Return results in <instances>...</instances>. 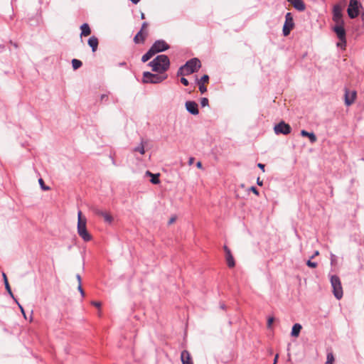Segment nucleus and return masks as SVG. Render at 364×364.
<instances>
[{
	"label": "nucleus",
	"instance_id": "obj_1",
	"mask_svg": "<svg viewBox=\"0 0 364 364\" xmlns=\"http://www.w3.org/2000/svg\"><path fill=\"white\" fill-rule=\"evenodd\" d=\"M153 72L163 74L169 69L170 60L166 55H159L148 63Z\"/></svg>",
	"mask_w": 364,
	"mask_h": 364
},
{
	"label": "nucleus",
	"instance_id": "obj_2",
	"mask_svg": "<svg viewBox=\"0 0 364 364\" xmlns=\"http://www.w3.org/2000/svg\"><path fill=\"white\" fill-rule=\"evenodd\" d=\"M81 211L78 212V221H77V233L83 239L84 241H90L92 237L87 232L86 228V219H82L81 217Z\"/></svg>",
	"mask_w": 364,
	"mask_h": 364
},
{
	"label": "nucleus",
	"instance_id": "obj_3",
	"mask_svg": "<svg viewBox=\"0 0 364 364\" xmlns=\"http://www.w3.org/2000/svg\"><path fill=\"white\" fill-rule=\"evenodd\" d=\"M167 78V75H161L160 74H154L151 72L146 71L143 73L142 82L144 83L158 84L163 82Z\"/></svg>",
	"mask_w": 364,
	"mask_h": 364
},
{
	"label": "nucleus",
	"instance_id": "obj_4",
	"mask_svg": "<svg viewBox=\"0 0 364 364\" xmlns=\"http://www.w3.org/2000/svg\"><path fill=\"white\" fill-rule=\"evenodd\" d=\"M331 283L335 297L338 299H341L343 296V289L339 277L336 275L332 276Z\"/></svg>",
	"mask_w": 364,
	"mask_h": 364
},
{
	"label": "nucleus",
	"instance_id": "obj_5",
	"mask_svg": "<svg viewBox=\"0 0 364 364\" xmlns=\"http://www.w3.org/2000/svg\"><path fill=\"white\" fill-rule=\"evenodd\" d=\"M201 63L200 61L196 58H192L189 60H188L185 65H183V67L185 68L186 70V75H190L191 73H193L195 72H197L198 70L200 68Z\"/></svg>",
	"mask_w": 364,
	"mask_h": 364
},
{
	"label": "nucleus",
	"instance_id": "obj_6",
	"mask_svg": "<svg viewBox=\"0 0 364 364\" xmlns=\"http://www.w3.org/2000/svg\"><path fill=\"white\" fill-rule=\"evenodd\" d=\"M362 7L361 4L358 0H350L348 14L350 18H355L359 15V9Z\"/></svg>",
	"mask_w": 364,
	"mask_h": 364
},
{
	"label": "nucleus",
	"instance_id": "obj_7",
	"mask_svg": "<svg viewBox=\"0 0 364 364\" xmlns=\"http://www.w3.org/2000/svg\"><path fill=\"white\" fill-rule=\"evenodd\" d=\"M168 48L169 46L164 40L156 41L150 48V49L152 50L154 55L158 53L165 51Z\"/></svg>",
	"mask_w": 364,
	"mask_h": 364
},
{
	"label": "nucleus",
	"instance_id": "obj_8",
	"mask_svg": "<svg viewBox=\"0 0 364 364\" xmlns=\"http://www.w3.org/2000/svg\"><path fill=\"white\" fill-rule=\"evenodd\" d=\"M274 131L277 135H287L291 132V128L288 124L285 123L284 121H282L274 127Z\"/></svg>",
	"mask_w": 364,
	"mask_h": 364
},
{
	"label": "nucleus",
	"instance_id": "obj_9",
	"mask_svg": "<svg viewBox=\"0 0 364 364\" xmlns=\"http://www.w3.org/2000/svg\"><path fill=\"white\" fill-rule=\"evenodd\" d=\"M294 20L291 13H287L285 16V22L283 26V35L287 36L294 27Z\"/></svg>",
	"mask_w": 364,
	"mask_h": 364
},
{
	"label": "nucleus",
	"instance_id": "obj_10",
	"mask_svg": "<svg viewBox=\"0 0 364 364\" xmlns=\"http://www.w3.org/2000/svg\"><path fill=\"white\" fill-rule=\"evenodd\" d=\"M333 20L336 24H344V21L343 20L342 8L338 4H336L333 6Z\"/></svg>",
	"mask_w": 364,
	"mask_h": 364
},
{
	"label": "nucleus",
	"instance_id": "obj_11",
	"mask_svg": "<svg viewBox=\"0 0 364 364\" xmlns=\"http://www.w3.org/2000/svg\"><path fill=\"white\" fill-rule=\"evenodd\" d=\"M344 24H336L333 28L334 32L336 33L337 37L341 41H343V43H345L346 38V31L343 26Z\"/></svg>",
	"mask_w": 364,
	"mask_h": 364
},
{
	"label": "nucleus",
	"instance_id": "obj_12",
	"mask_svg": "<svg viewBox=\"0 0 364 364\" xmlns=\"http://www.w3.org/2000/svg\"><path fill=\"white\" fill-rule=\"evenodd\" d=\"M356 95H357L356 91H355V90L350 91V90L346 89L345 104L347 106L351 105L354 102V101L356 98Z\"/></svg>",
	"mask_w": 364,
	"mask_h": 364
},
{
	"label": "nucleus",
	"instance_id": "obj_13",
	"mask_svg": "<svg viewBox=\"0 0 364 364\" xmlns=\"http://www.w3.org/2000/svg\"><path fill=\"white\" fill-rule=\"evenodd\" d=\"M209 81V76L208 75H203L200 79L196 80V83L199 87V90L201 94H204L207 91V88L205 86V83H208Z\"/></svg>",
	"mask_w": 364,
	"mask_h": 364
},
{
	"label": "nucleus",
	"instance_id": "obj_14",
	"mask_svg": "<svg viewBox=\"0 0 364 364\" xmlns=\"http://www.w3.org/2000/svg\"><path fill=\"white\" fill-rule=\"evenodd\" d=\"M186 110L193 115L198 114V106L195 101H186Z\"/></svg>",
	"mask_w": 364,
	"mask_h": 364
},
{
	"label": "nucleus",
	"instance_id": "obj_15",
	"mask_svg": "<svg viewBox=\"0 0 364 364\" xmlns=\"http://www.w3.org/2000/svg\"><path fill=\"white\" fill-rule=\"evenodd\" d=\"M223 248L225 252V259L227 261L228 266L230 268L234 267L235 265V260H234V258L231 253L230 250L226 245H225L223 247Z\"/></svg>",
	"mask_w": 364,
	"mask_h": 364
},
{
	"label": "nucleus",
	"instance_id": "obj_16",
	"mask_svg": "<svg viewBox=\"0 0 364 364\" xmlns=\"http://www.w3.org/2000/svg\"><path fill=\"white\" fill-rule=\"evenodd\" d=\"M181 360L182 364H193L191 353L187 350L181 353Z\"/></svg>",
	"mask_w": 364,
	"mask_h": 364
},
{
	"label": "nucleus",
	"instance_id": "obj_17",
	"mask_svg": "<svg viewBox=\"0 0 364 364\" xmlns=\"http://www.w3.org/2000/svg\"><path fill=\"white\" fill-rule=\"evenodd\" d=\"M147 36L146 32H143L142 31H139L136 36L134 37V42L136 44L144 43Z\"/></svg>",
	"mask_w": 364,
	"mask_h": 364
},
{
	"label": "nucleus",
	"instance_id": "obj_18",
	"mask_svg": "<svg viewBox=\"0 0 364 364\" xmlns=\"http://www.w3.org/2000/svg\"><path fill=\"white\" fill-rule=\"evenodd\" d=\"M95 213L97 215L103 217L105 221L107 223H111L113 220V218L111 215H109L108 213L105 212L102 210H99V209L96 210Z\"/></svg>",
	"mask_w": 364,
	"mask_h": 364
},
{
	"label": "nucleus",
	"instance_id": "obj_19",
	"mask_svg": "<svg viewBox=\"0 0 364 364\" xmlns=\"http://www.w3.org/2000/svg\"><path fill=\"white\" fill-rule=\"evenodd\" d=\"M88 45L92 48V52H95L98 46V39L97 37L92 36L88 39Z\"/></svg>",
	"mask_w": 364,
	"mask_h": 364
},
{
	"label": "nucleus",
	"instance_id": "obj_20",
	"mask_svg": "<svg viewBox=\"0 0 364 364\" xmlns=\"http://www.w3.org/2000/svg\"><path fill=\"white\" fill-rule=\"evenodd\" d=\"M80 29H81V33H80L81 36H87L91 33L90 28L89 25L86 23H83L80 26Z\"/></svg>",
	"mask_w": 364,
	"mask_h": 364
},
{
	"label": "nucleus",
	"instance_id": "obj_21",
	"mask_svg": "<svg viewBox=\"0 0 364 364\" xmlns=\"http://www.w3.org/2000/svg\"><path fill=\"white\" fill-rule=\"evenodd\" d=\"M301 134L304 136H308L311 143H314L316 141V136L313 132L309 133L305 130H302L301 132Z\"/></svg>",
	"mask_w": 364,
	"mask_h": 364
},
{
	"label": "nucleus",
	"instance_id": "obj_22",
	"mask_svg": "<svg viewBox=\"0 0 364 364\" xmlns=\"http://www.w3.org/2000/svg\"><path fill=\"white\" fill-rule=\"evenodd\" d=\"M146 173V175H149V176H151V178L150 181L153 184H159L160 183V180L159 178V173H157V174H152L149 171H147Z\"/></svg>",
	"mask_w": 364,
	"mask_h": 364
},
{
	"label": "nucleus",
	"instance_id": "obj_23",
	"mask_svg": "<svg viewBox=\"0 0 364 364\" xmlns=\"http://www.w3.org/2000/svg\"><path fill=\"white\" fill-rule=\"evenodd\" d=\"M154 55V53H153L152 50L150 48L148 50V51L142 55L141 57V61L143 63L147 62L149 60H150L153 56Z\"/></svg>",
	"mask_w": 364,
	"mask_h": 364
},
{
	"label": "nucleus",
	"instance_id": "obj_24",
	"mask_svg": "<svg viewBox=\"0 0 364 364\" xmlns=\"http://www.w3.org/2000/svg\"><path fill=\"white\" fill-rule=\"evenodd\" d=\"M82 63L80 60L73 59L72 60V66L74 70H77L82 66Z\"/></svg>",
	"mask_w": 364,
	"mask_h": 364
},
{
	"label": "nucleus",
	"instance_id": "obj_25",
	"mask_svg": "<svg viewBox=\"0 0 364 364\" xmlns=\"http://www.w3.org/2000/svg\"><path fill=\"white\" fill-rule=\"evenodd\" d=\"M4 285H5V289H6L7 292L9 293V294L14 299V294L12 293V291H11V287L9 284V282H8V279H6V282H4Z\"/></svg>",
	"mask_w": 364,
	"mask_h": 364
},
{
	"label": "nucleus",
	"instance_id": "obj_26",
	"mask_svg": "<svg viewBox=\"0 0 364 364\" xmlns=\"http://www.w3.org/2000/svg\"><path fill=\"white\" fill-rule=\"evenodd\" d=\"M334 362V356L333 353H328L327 354V360L326 364H333Z\"/></svg>",
	"mask_w": 364,
	"mask_h": 364
},
{
	"label": "nucleus",
	"instance_id": "obj_27",
	"mask_svg": "<svg viewBox=\"0 0 364 364\" xmlns=\"http://www.w3.org/2000/svg\"><path fill=\"white\" fill-rule=\"evenodd\" d=\"M305 4L302 0H297V11H304Z\"/></svg>",
	"mask_w": 364,
	"mask_h": 364
},
{
	"label": "nucleus",
	"instance_id": "obj_28",
	"mask_svg": "<svg viewBox=\"0 0 364 364\" xmlns=\"http://www.w3.org/2000/svg\"><path fill=\"white\" fill-rule=\"evenodd\" d=\"M134 151H138L141 154H144V152H145V150H144V145L142 144H141L140 146H138L136 147H135L134 149Z\"/></svg>",
	"mask_w": 364,
	"mask_h": 364
},
{
	"label": "nucleus",
	"instance_id": "obj_29",
	"mask_svg": "<svg viewBox=\"0 0 364 364\" xmlns=\"http://www.w3.org/2000/svg\"><path fill=\"white\" fill-rule=\"evenodd\" d=\"M38 183L41 186V188L43 190V191H48L50 189V187L47 186L45 185L44 183V181L42 178H39L38 179Z\"/></svg>",
	"mask_w": 364,
	"mask_h": 364
},
{
	"label": "nucleus",
	"instance_id": "obj_30",
	"mask_svg": "<svg viewBox=\"0 0 364 364\" xmlns=\"http://www.w3.org/2000/svg\"><path fill=\"white\" fill-rule=\"evenodd\" d=\"M208 99L206 98V97H203L201 100H200V105L202 107H206V106H208Z\"/></svg>",
	"mask_w": 364,
	"mask_h": 364
},
{
	"label": "nucleus",
	"instance_id": "obj_31",
	"mask_svg": "<svg viewBox=\"0 0 364 364\" xmlns=\"http://www.w3.org/2000/svg\"><path fill=\"white\" fill-rule=\"evenodd\" d=\"M186 75V70H185V68L183 65L181 68H179V69L178 70L177 75L179 76V75Z\"/></svg>",
	"mask_w": 364,
	"mask_h": 364
},
{
	"label": "nucleus",
	"instance_id": "obj_32",
	"mask_svg": "<svg viewBox=\"0 0 364 364\" xmlns=\"http://www.w3.org/2000/svg\"><path fill=\"white\" fill-rule=\"evenodd\" d=\"M274 321V317H269L267 320V328L269 329H271L272 328V323Z\"/></svg>",
	"mask_w": 364,
	"mask_h": 364
},
{
	"label": "nucleus",
	"instance_id": "obj_33",
	"mask_svg": "<svg viewBox=\"0 0 364 364\" xmlns=\"http://www.w3.org/2000/svg\"><path fill=\"white\" fill-rule=\"evenodd\" d=\"M108 99H109V97H108V95H107V94H102L100 96V100L102 102H107Z\"/></svg>",
	"mask_w": 364,
	"mask_h": 364
},
{
	"label": "nucleus",
	"instance_id": "obj_34",
	"mask_svg": "<svg viewBox=\"0 0 364 364\" xmlns=\"http://www.w3.org/2000/svg\"><path fill=\"white\" fill-rule=\"evenodd\" d=\"M15 300V301L17 303L20 310H21V312L22 313V314L23 315V316L26 318V314H25V311L23 308V306L17 301V300L14 298V299Z\"/></svg>",
	"mask_w": 364,
	"mask_h": 364
},
{
	"label": "nucleus",
	"instance_id": "obj_35",
	"mask_svg": "<svg viewBox=\"0 0 364 364\" xmlns=\"http://www.w3.org/2000/svg\"><path fill=\"white\" fill-rule=\"evenodd\" d=\"M306 264L309 267H312V268H315L317 266V264L316 262H313L311 260H308L307 262H306Z\"/></svg>",
	"mask_w": 364,
	"mask_h": 364
},
{
	"label": "nucleus",
	"instance_id": "obj_36",
	"mask_svg": "<svg viewBox=\"0 0 364 364\" xmlns=\"http://www.w3.org/2000/svg\"><path fill=\"white\" fill-rule=\"evenodd\" d=\"M181 82L185 86H188L189 85L188 80L185 77L181 78Z\"/></svg>",
	"mask_w": 364,
	"mask_h": 364
},
{
	"label": "nucleus",
	"instance_id": "obj_37",
	"mask_svg": "<svg viewBox=\"0 0 364 364\" xmlns=\"http://www.w3.org/2000/svg\"><path fill=\"white\" fill-rule=\"evenodd\" d=\"M78 291H80V294L82 295V296H85V292H84V290L82 287V285L81 284H78Z\"/></svg>",
	"mask_w": 364,
	"mask_h": 364
},
{
	"label": "nucleus",
	"instance_id": "obj_38",
	"mask_svg": "<svg viewBox=\"0 0 364 364\" xmlns=\"http://www.w3.org/2000/svg\"><path fill=\"white\" fill-rule=\"evenodd\" d=\"M291 335L293 337L296 336V323L292 326Z\"/></svg>",
	"mask_w": 364,
	"mask_h": 364
},
{
	"label": "nucleus",
	"instance_id": "obj_39",
	"mask_svg": "<svg viewBox=\"0 0 364 364\" xmlns=\"http://www.w3.org/2000/svg\"><path fill=\"white\" fill-rule=\"evenodd\" d=\"M250 190L251 191H252L255 195H257V196L259 195L258 190H257V188L256 187L252 186V187H250Z\"/></svg>",
	"mask_w": 364,
	"mask_h": 364
},
{
	"label": "nucleus",
	"instance_id": "obj_40",
	"mask_svg": "<svg viewBox=\"0 0 364 364\" xmlns=\"http://www.w3.org/2000/svg\"><path fill=\"white\" fill-rule=\"evenodd\" d=\"M346 45V38H345V43H343V41H340V42H338L337 43V46L338 47H341V48H345Z\"/></svg>",
	"mask_w": 364,
	"mask_h": 364
},
{
	"label": "nucleus",
	"instance_id": "obj_41",
	"mask_svg": "<svg viewBox=\"0 0 364 364\" xmlns=\"http://www.w3.org/2000/svg\"><path fill=\"white\" fill-rule=\"evenodd\" d=\"M92 304L97 308H100L101 306V303L99 301H92Z\"/></svg>",
	"mask_w": 364,
	"mask_h": 364
},
{
	"label": "nucleus",
	"instance_id": "obj_42",
	"mask_svg": "<svg viewBox=\"0 0 364 364\" xmlns=\"http://www.w3.org/2000/svg\"><path fill=\"white\" fill-rule=\"evenodd\" d=\"M257 166L262 170V171H264V165L263 164L259 163L257 164Z\"/></svg>",
	"mask_w": 364,
	"mask_h": 364
},
{
	"label": "nucleus",
	"instance_id": "obj_43",
	"mask_svg": "<svg viewBox=\"0 0 364 364\" xmlns=\"http://www.w3.org/2000/svg\"><path fill=\"white\" fill-rule=\"evenodd\" d=\"M148 26V23L146 22H144L141 25V28L140 29V31H142Z\"/></svg>",
	"mask_w": 364,
	"mask_h": 364
},
{
	"label": "nucleus",
	"instance_id": "obj_44",
	"mask_svg": "<svg viewBox=\"0 0 364 364\" xmlns=\"http://www.w3.org/2000/svg\"><path fill=\"white\" fill-rule=\"evenodd\" d=\"M289 2L293 6V7L296 9V0H289Z\"/></svg>",
	"mask_w": 364,
	"mask_h": 364
},
{
	"label": "nucleus",
	"instance_id": "obj_45",
	"mask_svg": "<svg viewBox=\"0 0 364 364\" xmlns=\"http://www.w3.org/2000/svg\"><path fill=\"white\" fill-rule=\"evenodd\" d=\"M194 160L195 159L193 157H190L188 160V164L191 165L193 163Z\"/></svg>",
	"mask_w": 364,
	"mask_h": 364
},
{
	"label": "nucleus",
	"instance_id": "obj_46",
	"mask_svg": "<svg viewBox=\"0 0 364 364\" xmlns=\"http://www.w3.org/2000/svg\"><path fill=\"white\" fill-rule=\"evenodd\" d=\"M301 328V326L300 324L297 323V336H299Z\"/></svg>",
	"mask_w": 364,
	"mask_h": 364
},
{
	"label": "nucleus",
	"instance_id": "obj_47",
	"mask_svg": "<svg viewBox=\"0 0 364 364\" xmlns=\"http://www.w3.org/2000/svg\"><path fill=\"white\" fill-rule=\"evenodd\" d=\"M202 163L200 161H198L197 164H196V166L197 168H202Z\"/></svg>",
	"mask_w": 364,
	"mask_h": 364
},
{
	"label": "nucleus",
	"instance_id": "obj_48",
	"mask_svg": "<svg viewBox=\"0 0 364 364\" xmlns=\"http://www.w3.org/2000/svg\"><path fill=\"white\" fill-rule=\"evenodd\" d=\"M76 277H77V281H78V283H79V284H81V277H80V274H77Z\"/></svg>",
	"mask_w": 364,
	"mask_h": 364
},
{
	"label": "nucleus",
	"instance_id": "obj_49",
	"mask_svg": "<svg viewBox=\"0 0 364 364\" xmlns=\"http://www.w3.org/2000/svg\"><path fill=\"white\" fill-rule=\"evenodd\" d=\"M220 309H223V310H225V309H226V306H225V304H223V303H221V304H220Z\"/></svg>",
	"mask_w": 364,
	"mask_h": 364
},
{
	"label": "nucleus",
	"instance_id": "obj_50",
	"mask_svg": "<svg viewBox=\"0 0 364 364\" xmlns=\"http://www.w3.org/2000/svg\"><path fill=\"white\" fill-rule=\"evenodd\" d=\"M257 183L259 186H262V181L259 180V178H257Z\"/></svg>",
	"mask_w": 364,
	"mask_h": 364
},
{
	"label": "nucleus",
	"instance_id": "obj_51",
	"mask_svg": "<svg viewBox=\"0 0 364 364\" xmlns=\"http://www.w3.org/2000/svg\"><path fill=\"white\" fill-rule=\"evenodd\" d=\"M133 4H136L139 2L140 0H130Z\"/></svg>",
	"mask_w": 364,
	"mask_h": 364
},
{
	"label": "nucleus",
	"instance_id": "obj_52",
	"mask_svg": "<svg viewBox=\"0 0 364 364\" xmlns=\"http://www.w3.org/2000/svg\"><path fill=\"white\" fill-rule=\"evenodd\" d=\"M175 221V218H171L168 222L169 224L173 223Z\"/></svg>",
	"mask_w": 364,
	"mask_h": 364
},
{
	"label": "nucleus",
	"instance_id": "obj_53",
	"mask_svg": "<svg viewBox=\"0 0 364 364\" xmlns=\"http://www.w3.org/2000/svg\"><path fill=\"white\" fill-rule=\"evenodd\" d=\"M10 43H11V44H12L15 48H17V47H18L17 43H13L11 41H10Z\"/></svg>",
	"mask_w": 364,
	"mask_h": 364
},
{
	"label": "nucleus",
	"instance_id": "obj_54",
	"mask_svg": "<svg viewBox=\"0 0 364 364\" xmlns=\"http://www.w3.org/2000/svg\"><path fill=\"white\" fill-rule=\"evenodd\" d=\"M3 278H4V282H6V279H7L6 275L5 273H3Z\"/></svg>",
	"mask_w": 364,
	"mask_h": 364
},
{
	"label": "nucleus",
	"instance_id": "obj_55",
	"mask_svg": "<svg viewBox=\"0 0 364 364\" xmlns=\"http://www.w3.org/2000/svg\"><path fill=\"white\" fill-rule=\"evenodd\" d=\"M277 358H278V354L276 355L275 358H274V364H275L277 361Z\"/></svg>",
	"mask_w": 364,
	"mask_h": 364
},
{
	"label": "nucleus",
	"instance_id": "obj_56",
	"mask_svg": "<svg viewBox=\"0 0 364 364\" xmlns=\"http://www.w3.org/2000/svg\"><path fill=\"white\" fill-rule=\"evenodd\" d=\"M318 254H319L318 251H316L314 255L311 257V258H313L314 256L318 255Z\"/></svg>",
	"mask_w": 364,
	"mask_h": 364
},
{
	"label": "nucleus",
	"instance_id": "obj_57",
	"mask_svg": "<svg viewBox=\"0 0 364 364\" xmlns=\"http://www.w3.org/2000/svg\"><path fill=\"white\" fill-rule=\"evenodd\" d=\"M141 19H144V18H145V15H144V13H141Z\"/></svg>",
	"mask_w": 364,
	"mask_h": 364
},
{
	"label": "nucleus",
	"instance_id": "obj_58",
	"mask_svg": "<svg viewBox=\"0 0 364 364\" xmlns=\"http://www.w3.org/2000/svg\"><path fill=\"white\" fill-rule=\"evenodd\" d=\"M126 65V63H125V62H123V63H119V65H120V66H123V65Z\"/></svg>",
	"mask_w": 364,
	"mask_h": 364
},
{
	"label": "nucleus",
	"instance_id": "obj_59",
	"mask_svg": "<svg viewBox=\"0 0 364 364\" xmlns=\"http://www.w3.org/2000/svg\"><path fill=\"white\" fill-rule=\"evenodd\" d=\"M289 346H290V344L288 345V348H287L288 351L289 350Z\"/></svg>",
	"mask_w": 364,
	"mask_h": 364
}]
</instances>
